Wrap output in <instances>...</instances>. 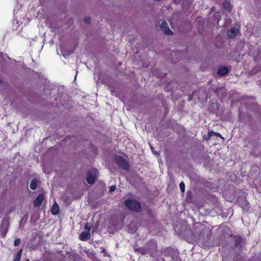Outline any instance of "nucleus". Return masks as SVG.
Instances as JSON below:
<instances>
[{
    "mask_svg": "<svg viewBox=\"0 0 261 261\" xmlns=\"http://www.w3.org/2000/svg\"><path fill=\"white\" fill-rule=\"evenodd\" d=\"M90 237V232L86 231L82 232L79 236V239L83 241H86L89 240Z\"/></svg>",
    "mask_w": 261,
    "mask_h": 261,
    "instance_id": "obj_7",
    "label": "nucleus"
},
{
    "mask_svg": "<svg viewBox=\"0 0 261 261\" xmlns=\"http://www.w3.org/2000/svg\"><path fill=\"white\" fill-rule=\"evenodd\" d=\"M161 29L165 34L171 35L173 34V32L169 29L168 24L165 20H163L162 22Z\"/></svg>",
    "mask_w": 261,
    "mask_h": 261,
    "instance_id": "obj_4",
    "label": "nucleus"
},
{
    "mask_svg": "<svg viewBox=\"0 0 261 261\" xmlns=\"http://www.w3.org/2000/svg\"><path fill=\"white\" fill-rule=\"evenodd\" d=\"M135 251L136 252H138L143 255L148 254L147 248H146L145 246L143 247L136 248H135Z\"/></svg>",
    "mask_w": 261,
    "mask_h": 261,
    "instance_id": "obj_11",
    "label": "nucleus"
},
{
    "mask_svg": "<svg viewBox=\"0 0 261 261\" xmlns=\"http://www.w3.org/2000/svg\"><path fill=\"white\" fill-rule=\"evenodd\" d=\"M108 89L110 91L111 93L113 95H114V94L115 93V91L114 88L113 87L109 85L108 86Z\"/></svg>",
    "mask_w": 261,
    "mask_h": 261,
    "instance_id": "obj_19",
    "label": "nucleus"
},
{
    "mask_svg": "<svg viewBox=\"0 0 261 261\" xmlns=\"http://www.w3.org/2000/svg\"><path fill=\"white\" fill-rule=\"evenodd\" d=\"M43 170L44 171V172L46 173H48L50 172L49 171H46V169H45V168L44 167L43 168Z\"/></svg>",
    "mask_w": 261,
    "mask_h": 261,
    "instance_id": "obj_26",
    "label": "nucleus"
},
{
    "mask_svg": "<svg viewBox=\"0 0 261 261\" xmlns=\"http://www.w3.org/2000/svg\"><path fill=\"white\" fill-rule=\"evenodd\" d=\"M37 183H38V180L37 179H36V178L33 179L31 180V184H30L31 189L32 190H35L37 188V187H38Z\"/></svg>",
    "mask_w": 261,
    "mask_h": 261,
    "instance_id": "obj_15",
    "label": "nucleus"
},
{
    "mask_svg": "<svg viewBox=\"0 0 261 261\" xmlns=\"http://www.w3.org/2000/svg\"><path fill=\"white\" fill-rule=\"evenodd\" d=\"M50 212L51 213H52V214L53 215H57L59 213V206L58 205V204L56 203V202H55L51 208V210H50Z\"/></svg>",
    "mask_w": 261,
    "mask_h": 261,
    "instance_id": "obj_14",
    "label": "nucleus"
},
{
    "mask_svg": "<svg viewBox=\"0 0 261 261\" xmlns=\"http://www.w3.org/2000/svg\"><path fill=\"white\" fill-rule=\"evenodd\" d=\"M96 176L91 171L88 172L86 180L90 185H93L95 181Z\"/></svg>",
    "mask_w": 261,
    "mask_h": 261,
    "instance_id": "obj_8",
    "label": "nucleus"
},
{
    "mask_svg": "<svg viewBox=\"0 0 261 261\" xmlns=\"http://www.w3.org/2000/svg\"><path fill=\"white\" fill-rule=\"evenodd\" d=\"M1 230H2V229H3V226L2 225L1 226Z\"/></svg>",
    "mask_w": 261,
    "mask_h": 261,
    "instance_id": "obj_30",
    "label": "nucleus"
},
{
    "mask_svg": "<svg viewBox=\"0 0 261 261\" xmlns=\"http://www.w3.org/2000/svg\"><path fill=\"white\" fill-rule=\"evenodd\" d=\"M24 261H30V260L28 258L25 259Z\"/></svg>",
    "mask_w": 261,
    "mask_h": 261,
    "instance_id": "obj_29",
    "label": "nucleus"
},
{
    "mask_svg": "<svg viewBox=\"0 0 261 261\" xmlns=\"http://www.w3.org/2000/svg\"><path fill=\"white\" fill-rule=\"evenodd\" d=\"M22 251V249H19L16 254L14 255L13 261H20L21 258Z\"/></svg>",
    "mask_w": 261,
    "mask_h": 261,
    "instance_id": "obj_12",
    "label": "nucleus"
},
{
    "mask_svg": "<svg viewBox=\"0 0 261 261\" xmlns=\"http://www.w3.org/2000/svg\"><path fill=\"white\" fill-rule=\"evenodd\" d=\"M125 205L129 210L135 212H140L141 211V203L133 199H126L124 201Z\"/></svg>",
    "mask_w": 261,
    "mask_h": 261,
    "instance_id": "obj_1",
    "label": "nucleus"
},
{
    "mask_svg": "<svg viewBox=\"0 0 261 261\" xmlns=\"http://www.w3.org/2000/svg\"><path fill=\"white\" fill-rule=\"evenodd\" d=\"M211 133L214 134L216 136H217V137H221L222 138H223L220 133H216V132H209L208 133V135L210 136V137H211L210 134H211Z\"/></svg>",
    "mask_w": 261,
    "mask_h": 261,
    "instance_id": "obj_20",
    "label": "nucleus"
},
{
    "mask_svg": "<svg viewBox=\"0 0 261 261\" xmlns=\"http://www.w3.org/2000/svg\"><path fill=\"white\" fill-rule=\"evenodd\" d=\"M20 243H21L20 239L19 238H17L15 240L14 242V245L15 247L18 246L20 245Z\"/></svg>",
    "mask_w": 261,
    "mask_h": 261,
    "instance_id": "obj_18",
    "label": "nucleus"
},
{
    "mask_svg": "<svg viewBox=\"0 0 261 261\" xmlns=\"http://www.w3.org/2000/svg\"><path fill=\"white\" fill-rule=\"evenodd\" d=\"M228 71L229 70L226 67L221 66L218 68L217 70V73L219 75L224 76L227 74Z\"/></svg>",
    "mask_w": 261,
    "mask_h": 261,
    "instance_id": "obj_9",
    "label": "nucleus"
},
{
    "mask_svg": "<svg viewBox=\"0 0 261 261\" xmlns=\"http://www.w3.org/2000/svg\"><path fill=\"white\" fill-rule=\"evenodd\" d=\"M45 196L43 193L40 194L36 198L33 202V205L35 207H39L42 204L44 200Z\"/></svg>",
    "mask_w": 261,
    "mask_h": 261,
    "instance_id": "obj_5",
    "label": "nucleus"
},
{
    "mask_svg": "<svg viewBox=\"0 0 261 261\" xmlns=\"http://www.w3.org/2000/svg\"><path fill=\"white\" fill-rule=\"evenodd\" d=\"M223 7L227 11L230 12L232 10V6L228 0H225L223 3Z\"/></svg>",
    "mask_w": 261,
    "mask_h": 261,
    "instance_id": "obj_13",
    "label": "nucleus"
},
{
    "mask_svg": "<svg viewBox=\"0 0 261 261\" xmlns=\"http://www.w3.org/2000/svg\"><path fill=\"white\" fill-rule=\"evenodd\" d=\"M8 228H6L3 232V234L2 235V237L4 238L5 237L6 233L7 232Z\"/></svg>",
    "mask_w": 261,
    "mask_h": 261,
    "instance_id": "obj_24",
    "label": "nucleus"
},
{
    "mask_svg": "<svg viewBox=\"0 0 261 261\" xmlns=\"http://www.w3.org/2000/svg\"><path fill=\"white\" fill-rule=\"evenodd\" d=\"M115 161L117 165L122 169H127L128 168V162L122 156L116 155L115 157Z\"/></svg>",
    "mask_w": 261,
    "mask_h": 261,
    "instance_id": "obj_3",
    "label": "nucleus"
},
{
    "mask_svg": "<svg viewBox=\"0 0 261 261\" xmlns=\"http://www.w3.org/2000/svg\"><path fill=\"white\" fill-rule=\"evenodd\" d=\"M145 246L147 248L148 254L153 257L157 252L158 245L156 241L154 239H150L146 242Z\"/></svg>",
    "mask_w": 261,
    "mask_h": 261,
    "instance_id": "obj_2",
    "label": "nucleus"
},
{
    "mask_svg": "<svg viewBox=\"0 0 261 261\" xmlns=\"http://www.w3.org/2000/svg\"><path fill=\"white\" fill-rule=\"evenodd\" d=\"M173 252H174V249L171 247H167L164 250V253L166 255L171 256L173 255Z\"/></svg>",
    "mask_w": 261,
    "mask_h": 261,
    "instance_id": "obj_16",
    "label": "nucleus"
},
{
    "mask_svg": "<svg viewBox=\"0 0 261 261\" xmlns=\"http://www.w3.org/2000/svg\"><path fill=\"white\" fill-rule=\"evenodd\" d=\"M106 252V250L103 249V250L101 251V252Z\"/></svg>",
    "mask_w": 261,
    "mask_h": 261,
    "instance_id": "obj_28",
    "label": "nucleus"
},
{
    "mask_svg": "<svg viewBox=\"0 0 261 261\" xmlns=\"http://www.w3.org/2000/svg\"><path fill=\"white\" fill-rule=\"evenodd\" d=\"M234 247L236 248L241 249L242 247V239L240 236H235Z\"/></svg>",
    "mask_w": 261,
    "mask_h": 261,
    "instance_id": "obj_10",
    "label": "nucleus"
},
{
    "mask_svg": "<svg viewBox=\"0 0 261 261\" xmlns=\"http://www.w3.org/2000/svg\"><path fill=\"white\" fill-rule=\"evenodd\" d=\"M155 261H165V260L163 258H158Z\"/></svg>",
    "mask_w": 261,
    "mask_h": 261,
    "instance_id": "obj_25",
    "label": "nucleus"
},
{
    "mask_svg": "<svg viewBox=\"0 0 261 261\" xmlns=\"http://www.w3.org/2000/svg\"><path fill=\"white\" fill-rule=\"evenodd\" d=\"M116 186H115V185L111 186L110 188L109 192L110 193H112V192H114L116 190Z\"/></svg>",
    "mask_w": 261,
    "mask_h": 261,
    "instance_id": "obj_21",
    "label": "nucleus"
},
{
    "mask_svg": "<svg viewBox=\"0 0 261 261\" xmlns=\"http://www.w3.org/2000/svg\"><path fill=\"white\" fill-rule=\"evenodd\" d=\"M91 20L90 17H87L85 18L84 21L86 23H89Z\"/></svg>",
    "mask_w": 261,
    "mask_h": 261,
    "instance_id": "obj_23",
    "label": "nucleus"
},
{
    "mask_svg": "<svg viewBox=\"0 0 261 261\" xmlns=\"http://www.w3.org/2000/svg\"><path fill=\"white\" fill-rule=\"evenodd\" d=\"M3 83L2 80L0 78V84H2Z\"/></svg>",
    "mask_w": 261,
    "mask_h": 261,
    "instance_id": "obj_27",
    "label": "nucleus"
},
{
    "mask_svg": "<svg viewBox=\"0 0 261 261\" xmlns=\"http://www.w3.org/2000/svg\"><path fill=\"white\" fill-rule=\"evenodd\" d=\"M179 188L182 192H184L185 191V185L183 181H181L179 184Z\"/></svg>",
    "mask_w": 261,
    "mask_h": 261,
    "instance_id": "obj_17",
    "label": "nucleus"
},
{
    "mask_svg": "<svg viewBox=\"0 0 261 261\" xmlns=\"http://www.w3.org/2000/svg\"><path fill=\"white\" fill-rule=\"evenodd\" d=\"M239 32V30L236 27L232 28L231 30H228L226 35L229 38L234 37Z\"/></svg>",
    "mask_w": 261,
    "mask_h": 261,
    "instance_id": "obj_6",
    "label": "nucleus"
},
{
    "mask_svg": "<svg viewBox=\"0 0 261 261\" xmlns=\"http://www.w3.org/2000/svg\"><path fill=\"white\" fill-rule=\"evenodd\" d=\"M84 227H85V229L86 230V231H88V232H90V227L88 226V223L85 224Z\"/></svg>",
    "mask_w": 261,
    "mask_h": 261,
    "instance_id": "obj_22",
    "label": "nucleus"
}]
</instances>
